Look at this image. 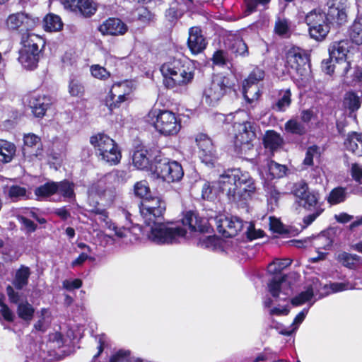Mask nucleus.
I'll return each mask as SVG.
<instances>
[{
  "mask_svg": "<svg viewBox=\"0 0 362 362\" xmlns=\"http://www.w3.org/2000/svg\"><path fill=\"white\" fill-rule=\"evenodd\" d=\"M349 36L353 42L362 44V13L354 20L349 29Z\"/></svg>",
  "mask_w": 362,
  "mask_h": 362,
  "instance_id": "a19ab883",
  "label": "nucleus"
},
{
  "mask_svg": "<svg viewBox=\"0 0 362 362\" xmlns=\"http://www.w3.org/2000/svg\"><path fill=\"white\" fill-rule=\"evenodd\" d=\"M344 105L349 110L354 111L360 107L359 98L354 93H347L344 99Z\"/></svg>",
  "mask_w": 362,
  "mask_h": 362,
  "instance_id": "864d4df0",
  "label": "nucleus"
},
{
  "mask_svg": "<svg viewBox=\"0 0 362 362\" xmlns=\"http://www.w3.org/2000/svg\"><path fill=\"white\" fill-rule=\"evenodd\" d=\"M247 238L249 240H256L264 236V230L261 229L256 230L253 226H250L246 232Z\"/></svg>",
  "mask_w": 362,
  "mask_h": 362,
  "instance_id": "774afa93",
  "label": "nucleus"
},
{
  "mask_svg": "<svg viewBox=\"0 0 362 362\" xmlns=\"http://www.w3.org/2000/svg\"><path fill=\"white\" fill-rule=\"evenodd\" d=\"M346 149L362 156V134L353 132L349 134L344 141Z\"/></svg>",
  "mask_w": 362,
  "mask_h": 362,
  "instance_id": "2f4dec72",
  "label": "nucleus"
},
{
  "mask_svg": "<svg viewBox=\"0 0 362 362\" xmlns=\"http://www.w3.org/2000/svg\"><path fill=\"white\" fill-rule=\"evenodd\" d=\"M184 226H188L193 232L211 233L213 228L210 226L208 221L202 217L197 211H187L182 219Z\"/></svg>",
  "mask_w": 362,
  "mask_h": 362,
  "instance_id": "2eb2a0df",
  "label": "nucleus"
},
{
  "mask_svg": "<svg viewBox=\"0 0 362 362\" xmlns=\"http://www.w3.org/2000/svg\"><path fill=\"white\" fill-rule=\"evenodd\" d=\"M52 104V98L45 94H33L28 100L31 112L37 118H42Z\"/></svg>",
  "mask_w": 362,
  "mask_h": 362,
  "instance_id": "f3484780",
  "label": "nucleus"
},
{
  "mask_svg": "<svg viewBox=\"0 0 362 362\" xmlns=\"http://www.w3.org/2000/svg\"><path fill=\"white\" fill-rule=\"evenodd\" d=\"M57 185V193H59L64 199H75V184L67 179L56 182Z\"/></svg>",
  "mask_w": 362,
  "mask_h": 362,
  "instance_id": "f704fd0d",
  "label": "nucleus"
},
{
  "mask_svg": "<svg viewBox=\"0 0 362 362\" xmlns=\"http://www.w3.org/2000/svg\"><path fill=\"white\" fill-rule=\"evenodd\" d=\"M333 21H323L322 24L318 25V41L324 40L330 30V23Z\"/></svg>",
  "mask_w": 362,
  "mask_h": 362,
  "instance_id": "0e129e2a",
  "label": "nucleus"
},
{
  "mask_svg": "<svg viewBox=\"0 0 362 362\" xmlns=\"http://www.w3.org/2000/svg\"><path fill=\"white\" fill-rule=\"evenodd\" d=\"M165 210V202L159 197L146 199L139 204V211L146 226L163 221Z\"/></svg>",
  "mask_w": 362,
  "mask_h": 362,
  "instance_id": "6e6552de",
  "label": "nucleus"
},
{
  "mask_svg": "<svg viewBox=\"0 0 362 362\" xmlns=\"http://www.w3.org/2000/svg\"><path fill=\"white\" fill-rule=\"evenodd\" d=\"M208 42L199 26H193L189 29L187 45L192 55L202 53L206 48Z\"/></svg>",
  "mask_w": 362,
  "mask_h": 362,
  "instance_id": "dca6fc26",
  "label": "nucleus"
},
{
  "mask_svg": "<svg viewBox=\"0 0 362 362\" xmlns=\"http://www.w3.org/2000/svg\"><path fill=\"white\" fill-rule=\"evenodd\" d=\"M137 20L144 24H148L154 19V13L149 11L146 7H141L136 10Z\"/></svg>",
  "mask_w": 362,
  "mask_h": 362,
  "instance_id": "5fc2aeb1",
  "label": "nucleus"
},
{
  "mask_svg": "<svg viewBox=\"0 0 362 362\" xmlns=\"http://www.w3.org/2000/svg\"><path fill=\"white\" fill-rule=\"evenodd\" d=\"M131 100L132 98H128V93L120 94V93H116L112 89H110L105 99V105L109 112L112 113L115 110L121 107L124 103H129Z\"/></svg>",
  "mask_w": 362,
  "mask_h": 362,
  "instance_id": "a878e982",
  "label": "nucleus"
},
{
  "mask_svg": "<svg viewBox=\"0 0 362 362\" xmlns=\"http://www.w3.org/2000/svg\"><path fill=\"white\" fill-rule=\"evenodd\" d=\"M347 194V192L344 187L334 188L327 197V202L332 205L340 204L346 199Z\"/></svg>",
  "mask_w": 362,
  "mask_h": 362,
  "instance_id": "de8ad7c7",
  "label": "nucleus"
},
{
  "mask_svg": "<svg viewBox=\"0 0 362 362\" xmlns=\"http://www.w3.org/2000/svg\"><path fill=\"white\" fill-rule=\"evenodd\" d=\"M24 155L38 157L42 155L43 144L41 138L33 133H28L23 136L22 148Z\"/></svg>",
  "mask_w": 362,
  "mask_h": 362,
  "instance_id": "4be33fe9",
  "label": "nucleus"
},
{
  "mask_svg": "<svg viewBox=\"0 0 362 362\" xmlns=\"http://www.w3.org/2000/svg\"><path fill=\"white\" fill-rule=\"evenodd\" d=\"M353 47L352 42L347 39L332 42L329 48V59L322 62V71L328 75L334 72L335 66L332 61L334 59L339 64L343 65L344 72H347L350 66L347 61L348 54Z\"/></svg>",
  "mask_w": 362,
  "mask_h": 362,
  "instance_id": "39448f33",
  "label": "nucleus"
},
{
  "mask_svg": "<svg viewBox=\"0 0 362 362\" xmlns=\"http://www.w3.org/2000/svg\"><path fill=\"white\" fill-rule=\"evenodd\" d=\"M211 61L214 66L224 67L230 62L229 54L226 49H217L214 52Z\"/></svg>",
  "mask_w": 362,
  "mask_h": 362,
  "instance_id": "a18cd8bd",
  "label": "nucleus"
},
{
  "mask_svg": "<svg viewBox=\"0 0 362 362\" xmlns=\"http://www.w3.org/2000/svg\"><path fill=\"white\" fill-rule=\"evenodd\" d=\"M82 286H83V281L80 279H74L72 281L66 279L62 282L63 288L69 291L75 290V289H78Z\"/></svg>",
  "mask_w": 362,
  "mask_h": 362,
  "instance_id": "e2e57ef3",
  "label": "nucleus"
},
{
  "mask_svg": "<svg viewBox=\"0 0 362 362\" xmlns=\"http://www.w3.org/2000/svg\"><path fill=\"white\" fill-rule=\"evenodd\" d=\"M89 141L93 147L95 155H98L101 151L111 148V146L117 144L113 139L103 132H98L92 135Z\"/></svg>",
  "mask_w": 362,
  "mask_h": 362,
  "instance_id": "393cba45",
  "label": "nucleus"
},
{
  "mask_svg": "<svg viewBox=\"0 0 362 362\" xmlns=\"http://www.w3.org/2000/svg\"><path fill=\"white\" fill-rule=\"evenodd\" d=\"M8 195L13 200L18 199L26 195V189L19 185H11L8 189Z\"/></svg>",
  "mask_w": 362,
  "mask_h": 362,
  "instance_id": "4d7b16f0",
  "label": "nucleus"
},
{
  "mask_svg": "<svg viewBox=\"0 0 362 362\" xmlns=\"http://www.w3.org/2000/svg\"><path fill=\"white\" fill-rule=\"evenodd\" d=\"M20 43L23 46L21 49L41 52L45 45V40L40 35L33 33V31L22 35L20 36Z\"/></svg>",
  "mask_w": 362,
  "mask_h": 362,
  "instance_id": "b1692460",
  "label": "nucleus"
},
{
  "mask_svg": "<svg viewBox=\"0 0 362 362\" xmlns=\"http://www.w3.org/2000/svg\"><path fill=\"white\" fill-rule=\"evenodd\" d=\"M168 168L166 175H163V180L167 182H174L180 181L182 178L184 171L180 163L175 160L171 161Z\"/></svg>",
  "mask_w": 362,
  "mask_h": 362,
  "instance_id": "72a5a7b5",
  "label": "nucleus"
},
{
  "mask_svg": "<svg viewBox=\"0 0 362 362\" xmlns=\"http://www.w3.org/2000/svg\"><path fill=\"white\" fill-rule=\"evenodd\" d=\"M40 52L30 49H21L19 51L18 62L28 70H34L37 67L40 59Z\"/></svg>",
  "mask_w": 362,
  "mask_h": 362,
  "instance_id": "bb28decb",
  "label": "nucleus"
},
{
  "mask_svg": "<svg viewBox=\"0 0 362 362\" xmlns=\"http://www.w3.org/2000/svg\"><path fill=\"white\" fill-rule=\"evenodd\" d=\"M62 4L66 10L78 13L85 18H89L97 11L91 0H62Z\"/></svg>",
  "mask_w": 362,
  "mask_h": 362,
  "instance_id": "a211bd4d",
  "label": "nucleus"
},
{
  "mask_svg": "<svg viewBox=\"0 0 362 362\" xmlns=\"http://www.w3.org/2000/svg\"><path fill=\"white\" fill-rule=\"evenodd\" d=\"M256 138V129L250 122H244L239 124L238 132L234 138V146L238 154L252 148V141Z\"/></svg>",
  "mask_w": 362,
  "mask_h": 362,
  "instance_id": "9d476101",
  "label": "nucleus"
},
{
  "mask_svg": "<svg viewBox=\"0 0 362 362\" xmlns=\"http://www.w3.org/2000/svg\"><path fill=\"white\" fill-rule=\"evenodd\" d=\"M154 155L151 149L148 150L144 147L137 148L133 153L132 163L139 170L150 171Z\"/></svg>",
  "mask_w": 362,
  "mask_h": 362,
  "instance_id": "412c9836",
  "label": "nucleus"
},
{
  "mask_svg": "<svg viewBox=\"0 0 362 362\" xmlns=\"http://www.w3.org/2000/svg\"><path fill=\"white\" fill-rule=\"evenodd\" d=\"M337 259L343 266L349 269H354L361 260V257L355 254L343 252L337 255Z\"/></svg>",
  "mask_w": 362,
  "mask_h": 362,
  "instance_id": "37998d69",
  "label": "nucleus"
},
{
  "mask_svg": "<svg viewBox=\"0 0 362 362\" xmlns=\"http://www.w3.org/2000/svg\"><path fill=\"white\" fill-rule=\"evenodd\" d=\"M64 23L59 16L49 13L43 18V28L46 32H58L63 29Z\"/></svg>",
  "mask_w": 362,
  "mask_h": 362,
  "instance_id": "473e14b6",
  "label": "nucleus"
},
{
  "mask_svg": "<svg viewBox=\"0 0 362 362\" xmlns=\"http://www.w3.org/2000/svg\"><path fill=\"white\" fill-rule=\"evenodd\" d=\"M309 62L310 55L300 47L293 46L286 53V66L297 73L305 69Z\"/></svg>",
  "mask_w": 362,
  "mask_h": 362,
  "instance_id": "f8f14e48",
  "label": "nucleus"
},
{
  "mask_svg": "<svg viewBox=\"0 0 362 362\" xmlns=\"http://www.w3.org/2000/svg\"><path fill=\"white\" fill-rule=\"evenodd\" d=\"M228 49L236 57L245 58L250 54L247 45L240 35H234L229 39Z\"/></svg>",
  "mask_w": 362,
  "mask_h": 362,
  "instance_id": "c85d7f7f",
  "label": "nucleus"
},
{
  "mask_svg": "<svg viewBox=\"0 0 362 362\" xmlns=\"http://www.w3.org/2000/svg\"><path fill=\"white\" fill-rule=\"evenodd\" d=\"M90 71L91 75L99 80L105 81L111 76V73L99 64L91 65Z\"/></svg>",
  "mask_w": 362,
  "mask_h": 362,
  "instance_id": "603ef678",
  "label": "nucleus"
},
{
  "mask_svg": "<svg viewBox=\"0 0 362 362\" xmlns=\"http://www.w3.org/2000/svg\"><path fill=\"white\" fill-rule=\"evenodd\" d=\"M67 92L70 97L77 99L79 103L87 102L86 88L83 80L76 76H71L68 80Z\"/></svg>",
  "mask_w": 362,
  "mask_h": 362,
  "instance_id": "5701e85b",
  "label": "nucleus"
},
{
  "mask_svg": "<svg viewBox=\"0 0 362 362\" xmlns=\"http://www.w3.org/2000/svg\"><path fill=\"white\" fill-rule=\"evenodd\" d=\"M110 89L116 91V93H120V94L123 93H128V98H132V94L135 88L132 81L126 79L113 83Z\"/></svg>",
  "mask_w": 362,
  "mask_h": 362,
  "instance_id": "49530a36",
  "label": "nucleus"
},
{
  "mask_svg": "<svg viewBox=\"0 0 362 362\" xmlns=\"http://www.w3.org/2000/svg\"><path fill=\"white\" fill-rule=\"evenodd\" d=\"M270 169L272 170L273 174L278 177H284L288 170L285 165H281L274 161L272 162Z\"/></svg>",
  "mask_w": 362,
  "mask_h": 362,
  "instance_id": "052dcab7",
  "label": "nucleus"
},
{
  "mask_svg": "<svg viewBox=\"0 0 362 362\" xmlns=\"http://www.w3.org/2000/svg\"><path fill=\"white\" fill-rule=\"evenodd\" d=\"M315 153H317V145H313L307 149L303 163L308 166L313 165Z\"/></svg>",
  "mask_w": 362,
  "mask_h": 362,
  "instance_id": "69168bd1",
  "label": "nucleus"
},
{
  "mask_svg": "<svg viewBox=\"0 0 362 362\" xmlns=\"http://www.w3.org/2000/svg\"><path fill=\"white\" fill-rule=\"evenodd\" d=\"M0 314L4 320L8 322L14 321V314L6 304L2 305V308H0Z\"/></svg>",
  "mask_w": 362,
  "mask_h": 362,
  "instance_id": "338daca9",
  "label": "nucleus"
},
{
  "mask_svg": "<svg viewBox=\"0 0 362 362\" xmlns=\"http://www.w3.org/2000/svg\"><path fill=\"white\" fill-rule=\"evenodd\" d=\"M98 30L103 35L119 36L128 31V26L120 18L110 17L99 26Z\"/></svg>",
  "mask_w": 362,
  "mask_h": 362,
  "instance_id": "aec40b11",
  "label": "nucleus"
},
{
  "mask_svg": "<svg viewBox=\"0 0 362 362\" xmlns=\"http://www.w3.org/2000/svg\"><path fill=\"white\" fill-rule=\"evenodd\" d=\"M244 185H247V189L244 192H255L256 186L254 179L248 172L242 171L239 168L228 169L221 175L219 187L222 192H226L228 199L237 202V190Z\"/></svg>",
  "mask_w": 362,
  "mask_h": 362,
  "instance_id": "f03ea898",
  "label": "nucleus"
},
{
  "mask_svg": "<svg viewBox=\"0 0 362 362\" xmlns=\"http://www.w3.org/2000/svg\"><path fill=\"white\" fill-rule=\"evenodd\" d=\"M264 71L259 66H255L249 74L248 76L243 81V88L244 93H246L247 89L252 85L257 84L264 78Z\"/></svg>",
  "mask_w": 362,
  "mask_h": 362,
  "instance_id": "c9c22d12",
  "label": "nucleus"
},
{
  "mask_svg": "<svg viewBox=\"0 0 362 362\" xmlns=\"http://www.w3.org/2000/svg\"><path fill=\"white\" fill-rule=\"evenodd\" d=\"M30 274V269L28 267L21 265L16 272V275L13 281L14 287L17 290L23 289L25 286L28 284V280Z\"/></svg>",
  "mask_w": 362,
  "mask_h": 362,
  "instance_id": "e433bc0d",
  "label": "nucleus"
},
{
  "mask_svg": "<svg viewBox=\"0 0 362 362\" xmlns=\"http://www.w3.org/2000/svg\"><path fill=\"white\" fill-rule=\"evenodd\" d=\"M305 22L308 26L310 37L317 40V8H313L307 13Z\"/></svg>",
  "mask_w": 362,
  "mask_h": 362,
  "instance_id": "09e8293b",
  "label": "nucleus"
},
{
  "mask_svg": "<svg viewBox=\"0 0 362 362\" xmlns=\"http://www.w3.org/2000/svg\"><path fill=\"white\" fill-rule=\"evenodd\" d=\"M284 144V139L281 135L274 130H267L263 137V144L265 148L271 151L279 149Z\"/></svg>",
  "mask_w": 362,
  "mask_h": 362,
  "instance_id": "7c9ffc66",
  "label": "nucleus"
},
{
  "mask_svg": "<svg viewBox=\"0 0 362 362\" xmlns=\"http://www.w3.org/2000/svg\"><path fill=\"white\" fill-rule=\"evenodd\" d=\"M198 245L204 248H216L217 245V238L215 235H209L199 240Z\"/></svg>",
  "mask_w": 362,
  "mask_h": 362,
  "instance_id": "680f3d73",
  "label": "nucleus"
},
{
  "mask_svg": "<svg viewBox=\"0 0 362 362\" xmlns=\"http://www.w3.org/2000/svg\"><path fill=\"white\" fill-rule=\"evenodd\" d=\"M57 185L54 181H48L36 187L34 190L35 195L40 199H47L57 194Z\"/></svg>",
  "mask_w": 362,
  "mask_h": 362,
  "instance_id": "58836bf2",
  "label": "nucleus"
},
{
  "mask_svg": "<svg viewBox=\"0 0 362 362\" xmlns=\"http://www.w3.org/2000/svg\"><path fill=\"white\" fill-rule=\"evenodd\" d=\"M150 226L151 228L148 237L158 245L175 243L178 238H185L187 235L186 229L182 227H167L163 221H158V223H152Z\"/></svg>",
  "mask_w": 362,
  "mask_h": 362,
  "instance_id": "0eeeda50",
  "label": "nucleus"
},
{
  "mask_svg": "<svg viewBox=\"0 0 362 362\" xmlns=\"http://www.w3.org/2000/svg\"><path fill=\"white\" fill-rule=\"evenodd\" d=\"M101 160L108 163L110 165H117L122 158V152L118 144L111 146V148L101 151L98 155H95Z\"/></svg>",
  "mask_w": 362,
  "mask_h": 362,
  "instance_id": "c756f323",
  "label": "nucleus"
},
{
  "mask_svg": "<svg viewBox=\"0 0 362 362\" xmlns=\"http://www.w3.org/2000/svg\"><path fill=\"white\" fill-rule=\"evenodd\" d=\"M327 6L325 20L333 21L337 25H343L347 22L346 0H328Z\"/></svg>",
  "mask_w": 362,
  "mask_h": 362,
  "instance_id": "ddd939ff",
  "label": "nucleus"
},
{
  "mask_svg": "<svg viewBox=\"0 0 362 362\" xmlns=\"http://www.w3.org/2000/svg\"><path fill=\"white\" fill-rule=\"evenodd\" d=\"M314 296L313 288L311 285L308 286L306 289L301 291L297 296L292 298L290 300L291 304L294 306L302 305L310 301Z\"/></svg>",
  "mask_w": 362,
  "mask_h": 362,
  "instance_id": "c03bdc74",
  "label": "nucleus"
},
{
  "mask_svg": "<svg viewBox=\"0 0 362 362\" xmlns=\"http://www.w3.org/2000/svg\"><path fill=\"white\" fill-rule=\"evenodd\" d=\"M35 311L34 307L28 300L21 302L17 305L18 317L28 324L33 319Z\"/></svg>",
  "mask_w": 362,
  "mask_h": 362,
  "instance_id": "4c0bfd02",
  "label": "nucleus"
},
{
  "mask_svg": "<svg viewBox=\"0 0 362 362\" xmlns=\"http://www.w3.org/2000/svg\"><path fill=\"white\" fill-rule=\"evenodd\" d=\"M157 153L153 156L152 168L150 172L156 175L158 178L162 179L163 175H166L165 173L168 168V167L172 160L161 155L160 151Z\"/></svg>",
  "mask_w": 362,
  "mask_h": 362,
  "instance_id": "cd10ccee",
  "label": "nucleus"
},
{
  "mask_svg": "<svg viewBox=\"0 0 362 362\" xmlns=\"http://www.w3.org/2000/svg\"><path fill=\"white\" fill-rule=\"evenodd\" d=\"M201 159L205 163H212L216 158V150L211 139L204 133H199L195 138Z\"/></svg>",
  "mask_w": 362,
  "mask_h": 362,
  "instance_id": "4468645a",
  "label": "nucleus"
},
{
  "mask_svg": "<svg viewBox=\"0 0 362 362\" xmlns=\"http://www.w3.org/2000/svg\"><path fill=\"white\" fill-rule=\"evenodd\" d=\"M134 194L136 197L141 199V201H145L146 199L153 197L148 182L145 180L138 181L134 184Z\"/></svg>",
  "mask_w": 362,
  "mask_h": 362,
  "instance_id": "79ce46f5",
  "label": "nucleus"
},
{
  "mask_svg": "<svg viewBox=\"0 0 362 362\" xmlns=\"http://www.w3.org/2000/svg\"><path fill=\"white\" fill-rule=\"evenodd\" d=\"M16 148L14 144L4 139H0V156L1 160L4 163L11 162L16 154Z\"/></svg>",
  "mask_w": 362,
  "mask_h": 362,
  "instance_id": "ea45409f",
  "label": "nucleus"
},
{
  "mask_svg": "<svg viewBox=\"0 0 362 362\" xmlns=\"http://www.w3.org/2000/svg\"><path fill=\"white\" fill-rule=\"evenodd\" d=\"M40 22L38 17L25 12H17L7 17L6 25L8 30L16 31L21 36L28 32L33 31Z\"/></svg>",
  "mask_w": 362,
  "mask_h": 362,
  "instance_id": "1a4fd4ad",
  "label": "nucleus"
},
{
  "mask_svg": "<svg viewBox=\"0 0 362 362\" xmlns=\"http://www.w3.org/2000/svg\"><path fill=\"white\" fill-rule=\"evenodd\" d=\"M160 71L163 77V83L168 89L187 86L192 82L195 74V68L190 62L176 57L163 63Z\"/></svg>",
  "mask_w": 362,
  "mask_h": 362,
  "instance_id": "f257e3e1",
  "label": "nucleus"
},
{
  "mask_svg": "<svg viewBox=\"0 0 362 362\" xmlns=\"http://www.w3.org/2000/svg\"><path fill=\"white\" fill-rule=\"evenodd\" d=\"M291 104V92L289 89L284 92L283 95L272 105V110L276 112H284Z\"/></svg>",
  "mask_w": 362,
  "mask_h": 362,
  "instance_id": "8fccbe9b",
  "label": "nucleus"
},
{
  "mask_svg": "<svg viewBox=\"0 0 362 362\" xmlns=\"http://www.w3.org/2000/svg\"><path fill=\"white\" fill-rule=\"evenodd\" d=\"M146 119L158 134L165 136H175L182 128L180 115L164 108H151L146 115Z\"/></svg>",
  "mask_w": 362,
  "mask_h": 362,
  "instance_id": "7ed1b4c3",
  "label": "nucleus"
},
{
  "mask_svg": "<svg viewBox=\"0 0 362 362\" xmlns=\"http://www.w3.org/2000/svg\"><path fill=\"white\" fill-rule=\"evenodd\" d=\"M293 194L300 199V204L306 209L310 210L317 204V197L308 190V184L301 180L294 184L293 187Z\"/></svg>",
  "mask_w": 362,
  "mask_h": 362,
  "instance_id": "6ab92c4d",
  "label": "nucleus"
},
{
  "mask_svg": "<svg viewBox=\"0 0 362 362\" xmlns=\"http://www.w3.org/2000/svg\"><path fill=\"white\" fill-rule=\"evenodd\" d=\"M324 288L326 290L329 289V291H326V293L323 294V296H326L329 293L345 291L349 288V286L348 284L337 282L331 284L329 286L325 285Z\"/></svg>",
  "mask_w": 362,
  "mask_h": 362,
  "instance_id": "13d9d810",
  "label": "nucleus"
},
{
  "mask_svg": "<svg viewBox=\"0 0 362 362\" xmlns=\"http://www.w3.org/2000/svg\"><path fill=\"white\" fill-rule=\"evenodd\" d=\"M233 90V84L227 76L216 75L205 86L202 100L209 106H215L228 93Z\"/></svg>",
  "mask_w": 362,
  "mask_h": 362,
  "instance_id": "20e7f679",
  "label": "nucleus"
},
{
  "mask_svg": "<svg viewBox=\"0 0 362 362\" xmlns=\"http://www.w3.org/2000/svg\"><path fill=\"white\" fill-rule=\"evenodd\" d=\"M130 357L131 351L119 349L110 356L109 362H128Z\"/></svg>",
  "mask_w": 362,
  "mask_h": 362,
  "instance_id": "6e6d98bb",
  "label": "nucleus"
},
{
  "mask_svg": "<svg viewBox=\"0 0 362 362\" xmlns=\"http://www.w3.org/2000/svg\"><path fill=\"white\" fill-rule=\"evenodd\" d=\"M292 259L289 258L277 259L269 264L267 272L272 275V278L268 283L269 292L274 298H278L282 292L281 288L284 286H291L287 281V275L282 274V270L289 267Z\"/></svg>",
  "mask_w": 362,
  "mask_h": 362,
  "instance_id": "423d86ee",
  "label": "nucleus"
},
{
  "mask_svg": "<svg viewBox=\"0 0 362 362\" xmlns=\"http://www.w3.org/2000/svg\"><path fill=\"white\" fill-rule=\"evenodd\" d=\"M216 229L223 237L236 236L243 228V221L238 216L220 215L216 217Z\"/></svg>",
  "mask_w": 362,
  "mask_h": 362,
  "instance_id": "9b49d317",
  "label": "nucleus"
},
{
  "mask_svg": "<svg viewBox=\"0 0 362 362\" xmlns=\"http://www.w3.org/2000/svg\"><path fill=\"white\" fill-rule=\"evenodd\" d=\"M18 219L20 223L24 226L26 233H31L37 230V225L28 218L21 216Z\"/></svg>",
  "mask_w": 362,
  "mask_h": 362,
  "instance_id": "bf43d9fd",
  "label": "nucleus"
},
{
  "mask_svg": "<svg viewBox=\"0 0 362 362\" xmlns=\"http://www.w3.org/2000/svg\"><path fill=\"white\" fill-rule=\"evenodd\" d=\"M285 130L288 133L298 136H303L307 132L305 126L293 119H291L285 123Z\"/></svg>",
  "mask_w": 362,
  "mask_h": 362,
  "instance_id": "3c124183",
  "label": "nucleus"
}]
</instances>
